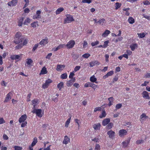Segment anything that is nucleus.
Here are the masks:
<instances>
[{
    "instance_id": "nucleus-1",
    "label": "nucleus",
    "mask_w": 150,
    "mask_h": 150,
    "mask_svg": "<svg viewBox=\"0 0 150 150\" xmlns=\"http://www.w3.org/2000/svg\"><path fill=\"white\" fill-rule=\"evenodd\" d=\"M16 38L14 41L16 44H18L22 42L23 40L22 37L21 36V33L18 32L16 35Z\"/></svg>"
},
{
    "instance_id": "nucleus-2",
    "label": "nucleus",
    "mask_w": 150,
    "mask_h": 150,
    "mask_svg": "<svg viewBox=\"0 0 150 150\" xmlns=\"http://www.w3.org/2000/svg\"><path fill=\"white\" fill-rule=\"evenodd\" d=\"M66 17L67 18L65 19L64 21V23H70L74 20L72 16L70 15H67Z\"/></svg>"
},
{
    "instance_id": "nucleus-3",
    "label": "nucleus",
    "mask_w": 150,
    "mask_h": 150,
    "mask_svg": "<svg viewBox=\"0 0 150 150\" xmlns=\"http://www.w3.org/2000/svg\"><path fill=\"white\" fill-rule=\"evenodd\" d=\"M75 44V42L74 40L69 41L68 43L65 45V47H67L68 48H72Z\"/></svg>"
},
{
    "instance_id": "nucleus-4",
    "label": "nucleus",
    "mask_w": 150,
    "mask_h": 150,
    "mask_svg": "<svg viewBox=\"0 0 150 150\" xmlns=\"http://www.w3.org/2000/svg\"><path fill=\"white\" fill-rule=\"evenodd\" d=\"M52 82V81L50 79H48L46 81L45 83L42 86V87L44 88H46L49 86V84Z\"/></svg>"
},
{
    "instance_id": "nucleus-5",
    "label": "nucleus",
    "mask_w": 150,
    "mask_h": 150,
    "mask_svg": "<svg viewBox=\"0 0 150 150\" xmlns=\"http://www.w3.org/2000/svg\"><path fill=\"white\" fill-rule=\"evenodd\" d=\"M97 86L94 83L91 82H88L86 83L84 85V87H87L89 86L93 88H96L97 87Z\"/></svg>"
},
{
    "instance_id": "nucleus-6",
    "label": "nucleus",
    "mask_w": 150,
    "mask_h": 150,
    "mask_svg": "<svg viewBox=\"0 0 150 150\" xmlns=\"http://www.w3.org/2000/svg\"><path fill=\"white\" fill-rule=\"evenodd\" d=\"M41 11L38 10L37 11L36 14L33 16V18L34 19L39 18H41L40 16Z\"/></svg>"
},
{
    "instance_id": "nucleus-7",
    "label": "nucleus",
    "mask_w": 150,
    "mask_h": 150,
    "mask_svg": "<svg viewBox=\"0 0 150 150\" xmlns=\"http://www.w3.org/2000/svg\"><path fill=\"white\" fill-rule=\"evenodd\" d=\"M65 67V66L64 65L57 64L56 70L57 71H60L62 70Z\"/></svg>"
},
{
    "instance_id": "nucleus-8",
    "label": "nucleus",
    "mask_w": 150,
    "mask_h": 150,
    "mask_svg": "<svg viewBox=\"0 0 150 150\" xmlns=\"http://www.w3.org/2000/svg\"><path fill=\"white\" fill-rule=\"evenodd\" d=\"M100 64V63L97 60L93 61L89 63L90 67H93L96 65H99Z\"/></svg>"
},
{
    "instance_id": "nucleus-9",
    "label": "nucleus",
    "mask_w": 150,
    "mask_h": 150,
    "mask_svg": "<svg viewBox=\"0 0 150 150\" xmlns=\"http://www.w3.org/2000/svg\"><path fill=\"white\" fill-rule=\"evenodd\" d=\"M18 0H12L11 1L8 3V4L9 6H15L17 4Z\"/></svg>"
},
{
    "instance_id": "nucleus-10",
    "label": "nucleus",
    "mask_w": 150,
    "mask_h": 150,
    "mask_svg": "<svg viewBox=\"0 0 150 150\" xmlns=\"http://www.w3.org/2000/svg\"><path fill=\"white\" fill-rule=\"evenodd\" d=\"M65 47V44H61L58 45L57 47H54L53 49L54 51H56L60 49Z\"/></svg>"
},
{
    "instance_id": "nucleus-11",
    "label": "nucleus",
    "mask_w": 150,
    "mask_h": 150,
    "mask_svg": "<svg viewBox=\"0 0 150 150\" xmlns=\"http://www.w3.org/2000/svg\"><path fill=\"white\" fill-rule=\"evenodd\" d=\"M75 78L71 79L67 82V85L68 87L71 86L73 84V83L75 82Z\"/></svg>"
},
{
    "instance_id": "nucleus-12",
    "label": "nucleus",
    "mask_w": 150,
    "mask_h": 150,
    "mask_svg": "<svg viewBox=\"0 0 150 150\" xmlns=\"http://www.w3.org/2000/svg\"><path fill=\"white\" fill-rule=\"evenodd\" d=\"M12 94V93L10 92L7 94L6 96V98L4 100V102H8L9 100L11 99V95Z\"/></svg>"
},
{
    "instance_id": "nucleus-13",
    "label": "nucleus",
    "mask_w": 150,
    "mask_h": 150,
    "mask_svg": "<svg viewBox=\"0 0 150 150\" xmlns=\"http://www.w3.org/2000/svg\"><path fill=\"white\" fill-rule=\"evenodd\" d=\"M108 134L109 135V137L110 138H112L115 136V132L112 130L108 131L107 132Z\"/></svg>"
},
{
    "instance_id": "nucleus-14",
    "label": "nucleus",
    "mask_w": 150,
    "mask_h": 150,
    "mask_svg": "<svg viewBox=\"0 0 150 150\" xmlns=\"http://www.w3.org/2000/svg\"><path fill=\"white\" fill-rule=\"evenodd\" d=\"M48 39L47 38H45L42 39L39 44L41 45H45L48 43Z\"/></svg>"
},
{
    "instance_id": "nucleus-15",
    "label": "nucleus",
    "mask_w": 150,
    "mask_h": 150,
    "mask_svg": "<svg viewBox=\"0 0 150 150\" xmlns=\"http://www.w3.org/2000/svg\"><path fill=\"white\" fill-rule=\"evenodd\" d=\"M110 120L109 118L105 119L102 122V124L103 126H105L110 122Z\"/></svg>"
},
{
    "instance_id": "nucleus-16",
    "label": "nucleus",
    "mask_w": 150,
    "mask_h": 150,
    "mask_svg": "<svg viewBox=\"0 0 150 150\" xmlns=\"http://www.w3.org/2000/svg\"><path fill=\"white\" fill-rule=\"evenodd\" d=\"M26 118V115H22L19 118V122L20 123H21L25 122Z\"/></svg>"
},
{
    "instance_id": "nucleus-17",
    "label": "nucleus",
    "mask_w": 150,
    "mask_h": 150,
    "mask_svg": "<svg viewBox=\"0 0 150 150\" xmlns=\"http://www.w3.org/2000/svg\"><path fill=\"white\" fill-rule=\"evenodd\" d=\"M70 142V139L67 136H65L64 137L63 143L65 144H67Z\"/></svg>"
},
{
    "instance_id": "nucleus-18",
    "label": "nucleus",
    "mask_w": 150,
    "mask_h": 150,
    "mask_svg": "<svg viewBox=\"0 0 150 150\" xmlns=\"http://www.w3.org/2000/svg\"><path fill=\"white\" fill-rule=\"evenodd\" d=\"M101 125L99 123L94 124L93 125V128L95 130H97L100 129Z\"/></svg>"
},
{
    "instance_id": "nucleus-19",
    "label": "nucleus",
    "mask_w": 150,
    "mask_h": 150,
    "mask_svg": "<svg viewBox=\"0 0 150 150\" xmlns=\"http://www.w3.org/2000/svg\"><path fill=\"white\" fill-rule=\"evenodd\" d=\"M127 132L126 130L124 129L120 130L119 131V135L121 136H123L124 135H126L127 133Z\"/></svg>"
},
{
    "instance_id": "nucleus-20",
    "label": "nucleus",
    "mask_w": 150,
    "mask_h": 150,
    "mask_svg": "<svg viewBox=\"0 0 150 150\" xmlns=\"http://www.w3.org/2000/svg\"><path fill=\"white\" fill-rule=\"evenodd\" d=\"M114 73V72L113 71H111L108 72L105 75L103 76L104 79H105L108 77L112 75Z\"/></svg>"
},
{
    "instance_id": "nucleus-21",
    "label": "nucleus",
    "mask_w": 150,
    "mask_h": 150,
    "mask_svg": "<svg viewBox=\"0 0 150 150\" xmlns=\"http://www.w3.org/2000/svg\"><path fill=\"white\" fill-rule=\"evenodd\" d=\"M142 94L144 98H146L148 99H150V97L149 96V94L147 91H143L142 93Z\"/></svg>"
},
{
    "instance_id": "nucleus-22",
    "label": "nucleus",
    "mask_w": 150,
    "mask_h": 150,
    "mask_svg": "<svg viewBox=\"0 0 150 150\" xmlns=\"http://www.w3.org/2000/svg\"><path fill=\"white\" fill-rule=\"evenodd\" d=\"M38 100L37 99H34L32 101V105L33 106V108L35 109L36 105L38 104Z\"/></svg>"
},
{
    "instance_id": "nucleus-23",
    "label": "nucleus",
    "mask_w": 150,
    "mask_h": 150,
    "mask_svg": "<svg viewBox=\"0 0 150 150\" xmlns=\"http://www.w3.org/2000/svg\"><path fill=\"white\" fill-rule=\"evenodd\" d=\"M20 57V56L18 55H11L10 58L13 60L14 59H19Z\"/></svg>"
},
{
    "instance_id": "nucleus-24",
    "label": "nucleus",
    "mask_w": 150,
    "mask_h": 150,
    "mask_svg": "<svg viewBox=\"0 0 150 150\" xmlns=\"http://www.w3.org/2000/svg\"><path fill=\"white\" fill-rule=\"evenodd\" d=\"M114 98L112 97H110L108 98V100L109 102V103L108 104V105L110 106L112 105L113 102Z\"/></svg>"
},
{
    "instance_id": "nucleus-25",
    "label": "nucleus",
    "mask_w": 150,
    "mask_h": 150,
    "mask_svg": "<svg viewBox=\"0 0 150 150\" xmlns=\"http://www.w3.org/2000/svg\"><path fill=\"white\" fill-rule=\"evenodd\" d=\"M110 31L108 30H106L104 33L102 35V36L103 37H105L108 36V35L110 33Z\"/></svg>"
},
{
    "instance_id": "nucleus-26",
    "label": "nucleus",
    "mask_w": 150,
    "mask_h": 150,
    "mask_svg": "<svg viewBox=\"0 0 150 150\" xmlns=\"http://www.w3.org/2000/svg\"><path fill=\"white\" fill-rule=\"evenodd\" d=\"M105 19L104 18L101 19L98 21V23L99 24L103 25L105 24Z\"/></svg>"
},
{
    "instance_id": "nucleus-27",
    "label": "nucleus",
    "mask_w": 150,
    "mask_h": 150,
    "mask_svg": "<svg viewBox=\"0 0 150 150\" xmlns=\"http://www.w3.org/2000/svg\"><path fill=\"white\" fill-rule=\"evenodd\" d=\"M47 73V71L46 69L45 68V67H44L42 69L41 72L40 73V74H46Z\"/></svg>"
},
{
    "instance_id": "nucleus-28",
    "label": "nucleus",
    "mask_w": 150,
    "mask_h": 150,
    "mask_svg": "<svg viewBox=\"0 0 150 150\" xmlns=\"http://www.w3.org/2000/svg\"><path fill=\"white\" fill-rule=\"evenodd\" d=\"M41 109H37L36 110V114L37 115L40 117H41L42 116L41 113Z\"/></svg>"
},
{
    "instance_id": "nucleus-29",
    "label": "nucleus",
    "mask_w": 150,
    "mask_h": 150,
    "mask_svg": "<svg viewBox=\"0 0 150 150\" xmlns=\"http://www.w3.org/2000/svg\"><path fill=\"white\" fill-rule=\"evenodd\" d=\"M137 47V45L136 44H134L131 45L130 47L132 51H134L135 48Z\"/></svg>"
},
{
    "instance_id": "nucleus-30",
    "label": "nucleus",
    "mask_w": 150,
    "mask_h": 150,
    "mask_svg": "<svg viewBox=\"0 0 150 150\" xmlns=\"http://www.w3.org/2000/svg\"><path fill=\"white\" fill-rule=\"evenodd\" d=\"M64 9V8L62 7L58 8L56 11V14H58L60 13L61 12L63 11Z\"/></svg>"
},
{
    "instance_id": "nucleus-31",
    "label": "nucleus",
    "mask_w": 150,
    "mask_h": 150,
    "mask_svg": "<svg viewBox=\"0 0 150 150\" xmlns=\"http://www.w3.org/2000/svg\"><path fill=\"white\" fill-rule=\"evenodd\" d=\"M37 142H38V141H37V138H36V137L34 138L33 139V142H32V144H31V147H32L33 146H34L36 144V143Z\"/></svg>"
},
{
    "instance_id": "nucleus-32",
    "label": "nucleus",
    "mask_w": 150,
    "mask_h": 150,
    "mask_svg": "<svg viewBox=\"0 0 150 150\" xmlns=\"http://www.w3.org/2000/svg\"><path fill=\"white\" fill-rule=\"evenodd\" d=\"M140 118L141 119H142V120H143L144 119H147L148 117L146 116L145 113H144L140 116Z\"/></svg>"
},
{
    "instance_id": "nucleus-33",
    "label": "nucleus",
    "mask_w": 150,
    "mask_h": 150,
    "mask_svg": "<svg viewBox=\"0 0 150 150\" xmlns=\"http://www.w3.org/2000/svg\"><path fill=\"white\" fill-rule=\"evenodd\" d=\"M113 126V124L112 123H110L108 124V125L106 126V128L108 129H111Z\"/></svg>"
},
{
    "instance_id": "nucleus-34",
    "label": "nucleus",
    "mask_w": 150,
    "mask_h": 150,
    "mask_svg": "<svg viewBox=\"0 0 150 150\" xmlns=\"http://www.w3.org/2000/svg\"><path fill=\"white\" fill-rule=\"evenodd\" d=\"M63 86V82H61L57 85V87L59 89V90H60Z\"/></svg>"
},
{
    "instance_id": "nucleus-35",
    "label": "nucleus",
    "mask_w": 150,
    "mask_h": 150,
    "mask_svg": "<svg viewBox=\"0 0 150 150\" xmlns=\"http://www.w3.org/2000/svg\"><path fill=\"white\" fill-rule=\"evenodd\" d=\"M128 21L130 23L133 24L134 22V20L133 18L132 17H130L129 18Z\"/></svg>"
},
{
    "instance_id": "nucleus-36",
    "label": "nucleus",
    "mask_w": 150,
    "mask_h": 150,
    "mask_svg": "<svg viewBox=\"0 0 150 150\" xmlns=\"http://www.w3.org/2000/svg\"><path fill=\"white\" fill-rule=\"evenodd\" d=\"M90 80L91 82L93 83L96 82L97 80V79L96 78H95L94 76H93L90 77Z\"/></svg>"
},
{
    "instance_id": "nucleus-37",
    "label": "nucleus",
    "mask_w": 150,
    "mask_h": 150,
    "mask_svg": "<svg viewBox=\"0 0 150 150\" xmlns=\"http://www.w3.org/2000/svg\"><path fill=\"white\" fill-rule=\"evenodd\" d=\"M23 18H22L18 22V25L19 26H22L23 24Z\"/></svg>"
},
{
    "instance_id": "nucleus-38",
    "label": "nucleus",
    "mask_w": 150,
    "mask_h": 150,
    "mask_svg": "<svg viewBox=\"0 0 150 150\" xmlns=\"http://www.w3.org/2000/svg\"><path fill=\"white\" fill-rule=\"evenodd\" d=\"M71 119V117H70L66 121L65 124V127H67L68 126V125L70 123V120Z\"/></svg>"
},
{
    "instance_id": "nucleus-39",
    "label": "nucleus",
    "mask_w": 150,
    "mask_h": 150,
    "mask_svg": "<svg viewBox=\"0 0 150 150\" xmlns=\"http://www.w3.org/2000/svg\"><path fill=\"white\" fill-rule=\"evenodd\" d=\"M38 23L37 21L34 22L32 23L31 24V25L33 27H35L37 26L38 25Z\"/></svg>"
},
{
    "instance_id": "nucleus-40",
    "label": "nucleus",
    "mask_w": 150,
    "mask_h": 150,
    "mask_svg": "<svg viewBox=\"0 0 150 150\" xmlns=\"http://www.w3.org/2000/svg\"><path fill=\"white\" fill-rule=\"evenodd\" d=\"M106 114L105 113V111H103L101 115L99 116L100 118H102L103 117H105L106 116Z\"/></svg>"
},
{
    "instance_id": "nucleus-41",
    "label": "nucleus",
    "mask_w": 150,
    "mask_h": 150,
    "mask_svg": "<svg viewBox=\"0 0 150 150\" xmlns=\"http://www.w3.org/2000/svg\"><path fill=\"white\" fill-rule=\"evenodd\" d=\"M67 75L66 73L62 74L61 76V78L62 79H65L67 78Z\"/></svg>"
},
{
    "instance_id": "nucleus-42",
    "label": "nucleus",
    "mask_w": 150,
    "mask_h": 150,
    "mask_svg": "<svg viewBox=\"0 0 150 150\" xmlns=\"http://www.w3.org/2000/svg\"><path fill=\"white\" fill-rule=\"evenodd\" d=\"M90 55L89 53H85L82 55V57L85 58H88Z\"/></svg>"
},
{
    "instance_id": "nucleus-43",
    "label": "nucleus",
    "mask_w": 150,
    "mask_h": 150,
    "mask_svg": "<svg viewBox=\"0 0 150 150\" xmlns=\"http://www.w3.org/2000/svg\"><path fill=\"white\" fill-rule=\"evenodd\" d=\"M33 62V61L31 59H27L26 62L28 65H30Z\"/></svg>"
},
{
    "instance_id": "nucleus-44",
    "label": "nucleus",
    "mask_w": 150,
    "mask_h": 150,
    "mask_svg": "<svg viewBox=\"0 0 150 150\" xmlns=\"http://www.w3.org/2000/svg\"><path fill=\"white\" fill-rule=\"evenodd\" d=\"M74 71H73L72 72H71L69 76V78L71 79H73V77L74 75Z\"/></svg>"
},
{
    "instance_id": "nucleus-45",
    "label": "nucleus",
    "mask_w": 150,
    "mask_h": 150,
    "mask_svg": "<svg viewBox=\"0 0 150 150\" xmlns=\"http://www.w3.org/2000/svg\"><path fill=\"white\" fill-rule=\"evenodd\" d=\"M115 9H117L118 8L120 7L121 5V4H120L118 2H117L115 3Z\"/></svg>"
},
{
    "instance_id": "nucleus-46",
    "label": "nucleus",
    "mask_w": 150,
    "mask_h": 150,
    "mask_svg": "<svg viewBox=\"0 0 150 150\" xmlns=\"http://www.w3.org/2000/svg\"><path fill=\"white\" fill-rule=\"evenodd\" d=\"M138 37L140 38H142L144 37L145 36V35L144 33H137Z\"/></svg>"
},
{
    "instance_id": "nucleus-47",
    "label": "nucleus",
    "mask_w": 150,
    "mask_h": 150,
    "mask_svg": "<svg viewBox=\"0 0 150 150\" xmlns=\"http://www.w3.org/2000/svg\"><path fill=\"white\" fill-rule=\"evenodd\" d=\"M92 0H82V3H87L90 4Z\"/></svg>"
},
{
    "instance_id": "nucleus-48",
    "label": "nucleus",
    "mask_w": 150,
    "mask_h": 150,
    "mask_svg": "<svg viewBox=\"0 0 150 150\" xmlns=\"http://www.w3.org/2000/svg\"><path fill=\"white\" fill-rule=\"evenodd\" d=\"M14 148L15 150H22L23 149L22 147L18 146H15Z\"/></svg>"
},
{
    "instance_id": "nucleus-49",
    "label": "nucleus",
    "mask_w": 150,
    "mask_h": 150,
    "mask_svg": "<svg viewBox=\"0 0 150 150\" xmlns=\"http://www.w3.org/2000/svg\"><path fill=\"white\" fill-rule=\"evenodd\" d=\"M144 142V141L142 140H138L136 142V143L137 144H139L143 143Z\"/></svg>"
},
{
    "instance_id": "nucleus-50",
    "label": "nucleus",
    "mask_w": 150,
    "mask_h": 150,
    "mask_svg": "<svg viewBox=\"0 0 150 150\" xmlns=\"http://www.w3.org/2000/svg\"><path fill=\"white\" fill-rule=\"evenodd\" d=\"M100 146L98 144H96V145L95 150H100Z\"/></svg>"
},
{
    "instance_id": "nucleus-51",
    "label": "nucleus",
    "mask_w": 150,
    "mask_h": 150,
    "mask_svg": "<svg viewBox=\"0 0 150 150\" xmlns=\"http://www.w3.org/2000/svg\"><path fill=\"white\" fill-rule=\"evenodd\" d=\"M30 20L29 18H27L25 21L24 24V25H26L28 23H30Z\"/></svg>"
},
{
    "instance_id": "nucleus-52",
    "label": "nucleus",
    "mask_w": 150,
    "mask_h": 150,
    "mask_svg": "<svg viewBox=\"0 0 150 150\" xmlns=\"http://www.w3.org/2000/svg\"><path fill=\"white\" fill-rule=\"evenodd\" d=\"M81 68V67L79 66H76L74 68V71L75 72L79 70L80 68Z\"/></svg>"
},
{
    "instance_id": "nucleus-53",
    "label": "nucleus",
    "mask_w": 150,
    "mask_h": 150,
    "mask_svg": "<svg viewBox=\"0 0 150 150\" xmlns=\"http://www.w3.org/2000/svg\"><path fill=\"white\" fill-rule=\"evenodd\" d=\"M99 43V42L98 41H96L93 42H92L91 43V45L92 46H95Z\"/></svg>"
},
{
    "instance_id": "nucleus-54",
    "label": "nucleus",
    "mask_w": 150,
    "mask_h": 150,
    "mask_svg": "<svg viewBox=\"0 0 150 150\" xmlns=\"http://www.w3.org/2000/svg\"><path fill=\"white\" fill-rule=\"evenodd\" d=\"M131 138L129 137L125 141L123 142V144L126 143L128 144L129 143Z\"/></svg>"
},
{
    "instance_id": "nucleus-55",
    "label": "nucleus",
    "mask_w": 150,
    "mask_h": 150,
    "mask_svg": "<svg viewBox=\"0 0 150 150\" xmlns=\"http://www.w3.org/2000/svg\"><path fill=\"white\" fill-rule=\"evenodd\" d=\"M22 42H21V43L20 44L18 45L17 46H16V49H19L21 48L22 47V46H23V45L22 44Z\"/></svg>"
},
{
    "instance_id": "nucleus-56",
    "label": "nucleus",
    "mask_w": 150,
    "mask_h": 150,
    "mask_svg": "<svg viewBox=\"0 0 150 150\" xmlns=\"http://www.w3.org/2000/svg\"><path fill=\"white\" fill-rule=\"evenodd\" d=\"M38 46V44H36L34 46V47L33 48V49H32V51H35L36 50V49L37 48Z\"/></svg>"
},
{
    "instance_id": "nucleus-57",
    "label": "nucleus",
    "mask_w": 150,
    "mask_h": 150,
    "mask_svg": "<svg viewBox=\"0 0 150 150\" xmlns=\"http://www.w3.org/2000/svg\"><path fill=\"white\" fill-rule=\"evenodd\" d=\"M122 106V105L120 103H119L117 104L116 106V108L117 109H119Z\"/></svg>"
},
{
    "instance_id": "nucleus-58",
    "label": "nucleus",
    "mask_w": 150,
    "mask_h": 150,
    "mask_svg": "<svg viewBox=\"0 0 150 150\" xmlns=\"http://www.w3.org/2000/svg\"><path fill=\"white\" fill-rule=\"evenodd\" d=\"M109 42V41L108 40L104 42V45H103V48H105L107 47V45H108V43Z\"/></svg>"
},
{
    "instance_id": "nucleus-59",
    "label": "nucleus",
    "mask_w": 150,
    "mask_h": 150,
    "mask_svg": "<svg viewBox=\"0 0 150 150\" xmlns=\"http://www.w3.org/2000/svg\"><path fill=\"white\" fill-rule=\"evenodd\" d=\"M5 122V121L3 118H0V124H2Z\"/></svg>"
},
{
    "instance_id": "nucleus-60",
    "label": "nucleus",
    "mask_w": 150,
    "mask_h": 150,
    "mask_svg": "<svg viewBox=\"0 0 150 150\" xmlns=\"http://www.w3.org/2000/svg\"><path fill=\"white\" fill-rule=\"evenodd\" d=\"M101 108L100 107H96L94 109V112H96L97 111H100L101 110Z\"/></svg>"
},
{
    "instance_id": "nucleus-61",
    "label": "nucleus",
    "mask_w": 150,
    "mask_h": 150,
    "mask_svg": "<svg viewBox=\"0 0 150 150\" xmlns=\"http://www.w3.org/2000/svg\"><path fill=\"white\" fill-rule=\"evenodd\" d=\"M3 139L4 140H6L8 139V137L7 136V135L6 134H4L3 135Z\"/></svg>"
},
{
    "instance_id": "nucleus-62",
    "label": "nucleus",
    "mask_w": 150,
    "mask_h": 150,
    "mask_svg": "<svg viewBox=\"0 0 150 150\" xmlns=\"http://www.w3.org/2000/svg\"><path fill=\"white\" fill-rule=\"evenodd\" d=\"M27 124V122H23V123H22L21 125V127H25Z\"/></svg>"
},
{
    "instance_id": "nucleus-63",
    "label": "nucleus",
    "mask_w": 150,
    "mask_h": 150,
    "mask_svg": "<svg viewBox=\"0 0 150 150\" xmlns=\"http://www.w3.org/2000/svg\"><path fill=\"white\" fill-rule=\"evenodd\" d=\"M143 3L145 5H149L150 4V2L148 1H144Z\"/></svg>"
},
{
    "instance_id": "nucleus-64",
    "label": "nucleus",
    "mask_w": 150,
    "mask_h": 150,
    "mask_svg": "<svg viewBox=\"0 0 150 150\" xmlns=\"http://www.w3.org/2000/svg\"><path fill=\"white\" fill-rule=\"evenodd\" d=\"M88 46V43L86 41H84L83 42V47L84 48L87 47Z\"/></svg>"
}]
</instances>
